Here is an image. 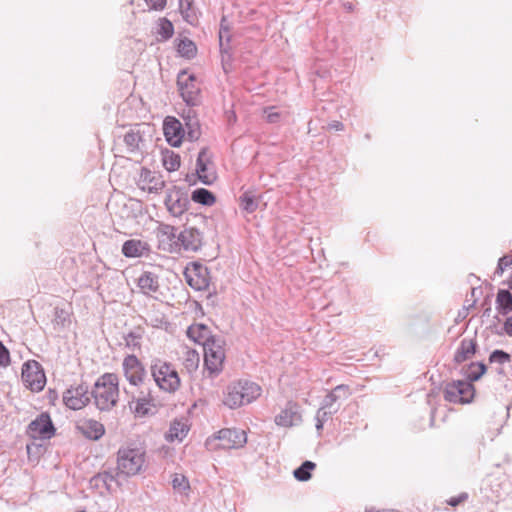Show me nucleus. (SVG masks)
I'll list each match as a JSON object with an SVG mask.
<instances>
[{
    "mask_svg": "<svg viewBox=\"0 0 512 512\" xmlns=\"http://www.w3.org/2000/svg\"><path fill=\"white\" fill-rule=\"evenodd\" d=\"M95 406L100 411H110L116 406L119 397V379L114 373L100 376L91 391Z\"/></svg>",
    "mask_w": 512,
    "mask_h": 512,
    "instance_id": "1",
    "label": "nucleus"
},
{
    "mask_svg": "<svg viewBox=\"0 0 512 512\" xmlns=\"http://www.w3.org/2000/svg\"><path fill=\"white\" fill-rule=\"evenodd\" d=\"M261 394V388L254 382L239 380L230 383L224 392L223 403L231 409L250 404Z\"/></svg>",
    "mask_w": 512,
    "mask_h": 512,
    "instance_id": "2",
    "label": "nucleus"
},
{
    "mask_svg": "<svg viewBox=\"0 0 512 512\" xmlns=\"http://www.w3.org/2000/svg\"><path fill=\"white\" fill-rule=\"evenodd\" d=\"M156 385L164 392L174 393L180 387V377L175 368L161 359H154L150 366Z\"/></svg>",
    "mask_w": 512,
    "mask_h": 512,
    "instance_id": "3",
    "label": "nucleus"
},
{
    "mask_svg": "<svg viewBox=\"0 0 512 512\" xmlns=\"http://www.w3.org/2000/svg\"><path fill=\"white\" fill-rule=\"evenodd\" d=\"M145 463V451L138 447H122L117 452V471L125 476L138 474Z\"/></svg>",
    "mask_w": 512,
    "mask_h": 512,
    "instance_id": "4",
    "label": "nucleus"
},
{
    "mask_svg": "<svg viewBox=\"0 0 512 512\" xmlns=\"http://www.w3.org/2000/svg\"><path fill=\"white\" fill-rule=\"evenodd\" d=\"M122 369L130 390H141L147 386V372L141 361L133 354L127 355L122 362Z\"/></svg>",
    "mask_w": 512,
    "mask_h": 512,
    "instance_id": "5",
    "label": "nucleus"
},
{
    "mask_svg": "<svg viewBox=\"0 0 512 512\" xmlns=\"http://www.w3.org/2000/svg\"><path fill=\"white\" fill-rule=\"evenodd\" d=\"M224 341L220 338L210 339L204 344V364L210 376L214 377L223 370L225 360Z\"/></svg>",
    "mask_w": 512,
    "mask_h": 512,
    "instance_id": "6",
    "label": "nucleus"
},
{
    "mask_svg": "<svg viewBox=\"0 0 512 512\" xmlns=\"http://www.w3.org/2000/svg\"><path fill=\"white\" fill-rule=\"evenodd\" d=\"M475 394V388L472 383L464 380H456L446 384L443 395L444 399L454 404L470 403Z\"/></svg>",
    "mask_w": 512,
    "mask_h": 512,
    "instance_id": "7",
    "label": "nucleus"
},
{
    "mask_svg": "<svg viewBox=\"0 0 512 512\" xmlns=\"http://www.w3.org/2000/svg\"><path fill=\"white\" fill-rule=\"evenodd\" d=\"M22 381L31 391L39 392L46 384L44 371L36 360H28L22 366Z\"/></svg>",
    "mask_w": 512,
    "mask_h": 512,
    "instance_id": "8",
    "label": "nucleus"
},
{
    "mask_svg": "<svg viewBox=\"0 0 512 512\" xmlns=\"http://www.w3.org/2000/svg\"><path fill=\"white\" fill-rule=\"evenodd\" d=\"M184 277L188 285L196 291H203L209 288L211 281L210 271L207 266L199 262L189 264L185 268Z\"/></svg>",
    "mask_w": 512,
    "mask_h": 512,
    "instance_id": "9",
    "label": "nucleus"
},
{
    "mask_svg": "<svg viewBox=\"0 0 512 512\" xmlns=\"http://www.w3.org/2000/svg\"><path fill=\"white\" fill-rule=\"evenodd\" d=\"M164 203L173 217H180L188 210L190 200L184 188L173 186L167 190Z\"/></svg>",
    "mask_w": 512,
    "mask_h": 512,
    "instance_id": "10",
    "label": "nucleus"
},
{
    "mask_svg": "<svg viewBox=\"0 0 512 512\" xmlns=\"http://www.w3.org/2000/svg\"><path fill=\"white\" fill-rule=\"evenodd\" d=\"M56 432V428L47 412L39 414L27 427V434L33 439L49 440Z\"/></svg>",
    "mask_w": 512,
    "mask_h": 512,
    "instance_id": "11",
    "label": "nucleus"
},
{
    "mask_svg": "<svg viewBox=\"0 0 512 512\" xmlns=\"http://www.w3.org/2000/svg\"><path fill=\"white\" fill-rule=\"evenodd\" d=\"M177 84L181 97L187 105L196 106L200 103V88L196 85L194 75L182 71L178 75Z\"/></svg>",
    "mask_w": 512,
    "mask_h": 512,
    "instance_id": "12",
    "label": "nucleus"
},
{
    "mask_svg": "<svg viewBox=\"0 0 512 512\" xmlns=\"http://www.w3.org/2000/svg\"><path fill=\"white\" fill-rule=\"evenodd\" d=\"M124 392L129 397L128 404L131 409L139 416H145L149 413L153 403V397L149 388L138 391L124 388Z\"/></svg>",
    "mask_w": 512,
    "mask_h": 512,
    "instance_id": "13",
    "label": "nucleus"
},
{
    "mask_svg": "<svg viewBox=\"0 0 512 512\" xmlns=\"http://www.w3.org/2000/svg\"><path fill=\"white\" fill-rule=\"evenodd\" d=\"M89 387L85 383L71 386L63 393L64 404L72 409L79 410L90 402Z\"/></svg>",
    "mask_w": 512,
    "mask_h": 512,
    "instance_id": "14",
    "label": "nucleus"
},
{
    "mask_svg": "<svg viewBox=\"0 0 512 512\" xmlns=\"http://www.w3.org/2000/svg\"><path fill=\"white\" fill-rule=\"evenodd\" d=\"M219 441V448L224 450L238 449L247 442V435L244 430L224 428L217 432L214 437Z\"/></svg>",
    "mask_w": 512,
    "mask_h": 512,
    "instance_id": "15",
    "label": "nucleus"
},
{
    "mask_svg": "<svg viewBox=\"0 0 512 512\" xmlns=\"http://www.w3.org/2000/svg\"><path fill=\"white\" fill-rule=\"evenodd\" d=\"M180 231L172 225L161 224L157 230L159 249L168 253H179Z\"/></svg>",
    "mask_w": 512,
    "mask_h": 512,
    "instance_id": "16",
    "label": "nucleus"
},
{
    "mask_svg": "<svg viewBox=\"0 0 512 512\" xmlns=\"http://www.w3.org/2000/svg\"><path fill=\"white\" fill-rule=\"evenodd\" d=\"M179 238V253L182 250L186 252H197L203 245V233L194 227H185L180 231Z\"/></svg>",
    "mask_w": 512,
    "mask_h": 512,
    "instance_id": "17",
    "label": "nucleus"
},
{
    "mask_svg": "<svg viewBox=\"0 0 512 512\" xmlns=\"http://www.w3.org/2000/svg\"><path fill=\"white\" fill-rule=\"evenodd\" d=\"M163 129L167 142L173 147L180 146L184 136L181 122L174 117H167Z\"/></svg>",
    "mask_w": 512,
    "mask_h": 512,
    "instance_id": "18",
    "label": "nucleus"
},
{
    "mask_svg": "<svg viewBox=\"0 0 512 512\" xmlns=\"http://www.w3.org/2000/svg\"><path fill=\"white\" fill-rule=\"evenodd\" d=\"M210 163V157L208 155V149L202 148L197 157L196 161V173L199 180L205 185H211L215 179V173H208V164Z\"/></svg>",
    "mask_w": 512,
    "mask_h": 512,
    "instance_id": "19",
    "label": "nucleus"
},
{
    "mask_svg": "<svg viewBox=\"0 0 512 512\" xmlns=\"http://www.w3.org/2000/svg\"><path fill=\"white\" fill-rule=\"evenodd\" d=\"M301 420L296 403L288 402L286 407L275 416V423L281 427H291Z\"/></svg>",
    "mask_w": 512,
    "mask_h": 512,
    "instance_id": "20",
    "label": "nucleus"
},
{
    "mask_svg": "<svg viewBox=\"0 0 512 512\" xmlns=\"http://www.w3.org/2000/svg\"><path fill=\"white\" fill-rule=\"evenodd\" d=\"M478 344L475 337L472 338H463L455 351L454 354V362L456 364H461L464 361L471 359L476 353Z\"/></svg>",
    "mask_w": 512,
    "mask_h": 512,
    "instance_id": "21",
    "label": "nucleus"
},
{
    "mask_svg": "<svg viewBox=\"0 0 512 512\" xmlns=\"http://www.w3.org/2000/svg\"><path fill=\"white\" fill-rule=\"evenodd\" d=\"M77 430L90 440H98L105 433L104 425L93 419L83 420L78 423Z\"/></svg>",
    "mask_w": 512,
    "mask_h": 512,
    "instance_id": "22",
    "label": "nucleus"
},
{
    "mask_svg": "<svg viewBox=\"0 0 512 512\" xmlns=\"http://www.w3.org/2000/svg\"><path fill=\"white\" fill-rule=\"evenodd\" d=\"M137 285L144 295L151 296L159 291V277L153 272L144 271L138 278Z\"/></svg>",
    "mask_w": 512,
    "mask_h": 512,
    "instance_id": "23",
    "label": "nucleus"
},
{
    "mask_svg": "<svg viewBox=\"0 0 512 512\" xmlns=\"http://www.w3.org/2000/svg\"><path fill=\"white\" fill-rule=\"evenodd\" d=\"M351 395L350 388L347 385L340 384L332 389L323 399L321 405L331 409L339 410L336 402L339 400H346Z\"/></svg>",
    "mask_w": 512,
    "mask_h": 512,
    "instance_id": "24",
    "label": "nucleus"
},
{
    "mask_svg": "<svg viewBox=\"0 0 512 512\" xmlns=\"http://www.w3.org/2000/svg\"><path fill=\"white\" fill-rule=\"evenodd\" d=\"M149 252L150 247L148 243L138 239L127 240L122 245V253L128 258L142 257Z\"/></svg>",
    "mask_w": 512,
    "mask_h": 512,
    "instance_id": "25",
    "label": "nucleus"
},
{
    "mask_svg": "<svg viewBox=\"0 0 512 512\" xmlns=\"http://www.w3.org/2000/svg\"><path fill=\"white\" fill-rule=\"evenodd\" d=\"M119 475L117 470L99 472L90 479V484L96 488L104 487L110 490L112 483H118L117 477Z\"/></svg>",
    "mask_w": 512,
    "mask_h": 512,
    "instance_id": "26",
    "label": "nucleus"
},
{
    "mask_svg": "<svg viewBox=\"0 0 512 512\" xmlns=\"http://www.w3.org/2000/svg\"><path fill=\"white\" fill-rule=\"evenodd\" d=\"M187 336L194 342L203 346L206 342L210 341V339H216L215 336L210 334L208 327L204 324L191 325L187 330Z\"/></svg>",
    "mask_w": 512,
    "mask_h": 512,
    "instance_id": "27",
    "label": "nucleus"
},
{
    "mask_svg": "<svg viewBox=\"0 0 512 512\" xmlns=\"http://www.w3.org/2000/svg\"><path fill=\"white\" fill-rule=\"evenodd\" d=\"M496 309L498 313L503 316L512 312V293L509 290H498L496 295Z\"/></svg>",
    "mask_w": 512,
    "mask_h": 512,
    "instance_id": "28",
    "label": "nucleus"
},
{
    "mask_svg": "<svg viewBox=\"0 0 512 512\" xmlns=\"http://www.w3.org/2000/svg\"><path fill=\"white\" fill-rule=\"evenodd\" d=\"M487 367L483 362H472L466 368H463V374L467 382H474L479 380L486 372Z\"/></svg>",
    "mask_w": 512,
    "mask_h": 512,
    "instance_id": "29",
    "label": "nucleus"
},
{
    "mask_svg": "<svg viewBox=\"0 0 512 512\" xmlns=\"http://www.w3.org/2000/svg\"><path fill=\"white\" fill-rule=\"evenodd\" d=\"M240 207L247 213H253L258 209L259 197L252 191H245L239 197Z\"/></svg>",
    "mask_w": 512,
    "mask_h": 512,
    "instance_id": "30",
    "label": "nucleus"
},
{
    "mask_svg": "<svg viewBox=\"0 0 512 512\" xmlns=\"http://www.w3.org/2000/svg\"><path fill=\"white\" fill-rule=\"evenodd\" d=\"M191 200L204 206H212L216 202V197L208 189L197 188L192 192Z\"/></svg>",
    "mask_w": 512,
    "mask_h": 512,
    "instance_id": "31",
    "label": "nucleus"
},
{
    "mask_svg": "<svg viewBox=\"0 0 512 512\" xmlns=\"http://www.w3.org/2000/svg\"><path fill=\"white\" fill-rule=\"evenodd\" d=\"M189 431L188 426L181 421H174L171 423L166 439L168 441H182Z\"/></svg>",
    "mask_w": 512,
    "mask_h": 512,
    "instance_id": "32",
    "label": "nucleus"
},
{
    "mask_svg": "<svg viewBox=\"0 0 512 512\" xmlns=\"http://www.w3.org/2000/svg\"><path fill=\"white\" fill-rule=\"evenodd\" d=\"M162 164L169 172L178 170L180 167V156L169 149L162 150Z\"/></svg>",
    "mask_w": 512,
    "mask_h": 512,
    "instance_id": "33",
    "label": "nucleus"
},
{
    "mask_svg": "<svg viewBox=\"0 0 512 512\" xmlns=\"http://www.w3.org/2000/svg\"><path fill=\"white\" fill-rule=\"evenodd\" d=\"M316 467V464L312 461H304L298 468L293 472L294 477L298 481H308L311 478V472Z\"/></svg>",
    "mask_w": 512,
    "mask_h": 512,
    "instance_id": "34",
    "label": "nucleus"
},
{
    "mask_svg": "<svg viewBox=\"0 0 512 512\" xmlns=\"http://www.w3.org/2000/svg\"><path fill=\"white\" fill-rule=\"evenodd\" d=\"M177 50L182 56L192 58L195 56L197 48L193 41L184 38L178 43Z\"/></svg>",
    "mask_w": 512,
    "mask_h": 512,
    "instance_id": "35",
    "label": "nucleus"
},
{
    "mask_svg": "<svg viewBox=\"0 0 512 512\" xmlns=\"http://www.w3.org/2000/svg\"><path fill=\"white\" fill-rule=\"evenodd\" d=\"M141 141L142 137L138 131L130 130L124 136V143L131 152L139 149V144Z\"/></svg>",
    "mask_w": 512,
    "mask_h": 512,
    "instance_id": "36",
    "label": "nucleus"
},
{
    "mask_svg": "<svg viewBox=\"0 0 512 512\" xmlns=\"http://www.w3.org/2000/svg\"><path fill=\"white\" fill-rule=\"evenodd\" d=\"M174 27L170 20L167 18H161L159 20L158 34L162 37V40L166 41L173 36Z\"/></svg>",
    "mask_w": 512,
    "mask_h": 512,
    "instance_id": "37",
    "label": "nucleus"
},
{
    "mask_svg": "<svg viewBox=\"0 0 512 512\" xmlns=\"http://www.w3.org/2000/svg\"><path fill=\"white\" fill-rule=\"evenodd\" d=\"M145 180H147L152 186L150 191L158 192L165 187V181L160 175H156L151 171L145 170Z\"/></svg>",
    "mask_w": 512,
    "mask_h": 512,
    "instance_id": "38",
    "label": "nucleus"
},
{
    "mask_svg": "<svg viewBox=\"0 0 512 512\" xmlns=\"http://www.w3.org/2000/svg\"><path fill=\"white\" fill-rule=\"evenodd\" d=\"M511 361V355L504 350L496 349L489 356L491 364H505Z\"/></svg>",
    "mask_w": 512,
    "mask_h": 512,
    "instance_id": "39",
    "label": "nucleus"
},
{
    "mask_svg": "<svg viewBox=\"0 0 512 512\" xmlns=\"http://www.w3.org/2000/svg\"><path fill=\"white\" fill-rule=\"evenodd\" d=\"M173 489L178 492H185L190 488L188 479L182 474H175L172 479Z\"/></svg>",
    "mask_w": 512,
    "mask_h": 512,
    "instance_id": "40",
    "label": "nucleus"
},
{
    "mask_svg": "<svg viewBox=\"0 0 512 512\" xmlns=\"http://www.w3.org/2000/svg\"><path fill=\"white\" fill-rule=\"evenodd\" d=\"M179 9L183 18L192 23V18H194L195 14L192 10V1L191 0H180L179 1Z\"/></svg>",
    "mask_w": 512,
    "mask_h": 512,
    "instance_id": "41",
    "label": "nucleus"
},
{
    "mask_svg": "<svg viewBox=\"0 0 512 512\" xmlns=\"http://www.w3.org/2000/svg\"><path fill=\"white\" fill-rule=\"evenodd\" d=\"M125 345L129 349L135 351L136 349H140L141 347V335L136 332H129L125 337Z\"/></svg>",
    "mask_w": 512,
    "mask_h": 512,
    "instance_id": "42",
    "label": "nucleus"
},
{
    "mask_svg": "<svg viewBox=\"0 0 512 512\" xmlns=\"http://www.w3.org/2000/svg\"><path fill=\"white\" fill-rule=\"evenodd\" d=\"M54 316V322L61 327H65L70 323V315L64 309L56 308Z\"/></svg>",
    "mask_w": 512,
    "mask_h": 512,
    "instance_id": "43",
    "label": "nucleus"
},
{
    "mask_svg": "<svg viewBox=\"0 0 512 512\" xmlns=\"http://www.w3.org/2000/svg\"><path fill=\"white\" fill-rule=\"evenodd\" d=\"M187 355L184 365L187 371L192 373L198 368L199 356L194 351H188Z\"/></svg>",
    "mask_w": 512,
    "mask_h": 512,
    "instance_id": "44",
    "label": "nucleus"
},
{
    "mask_svg": "<svg viewBox=\"0 0 512 512\" xmlns=\"http://www.w3.org/2000/svg\"><path fill=\"white\" fill-rule=\"evenodd\" d=\"M264 114L268 123L276 124L281 120V114L277 111L275 106L266 107Z\"/></svg>",
    "mask_w": 512,
    "mask_h": 512,
    "instance_id": "45",
    "label": "nucleus"
},
{
    "mask_svg": "<svg viewBox=\"0 0 512 512\" xmlns=\"http://www.w3.org/2000/svg\"><path fill=\"white\" fill-rule=\"evenodd\" d=\"M337 413V409H331L320 405L319 409L316 412L318 418H320L323 422H327L332 416Z\"/></svg>",
    "mask_w": 512,
    "mask_h": 512,
    "instance_id": "46",
    "label": "nucleus"
},
{
    "mask_svg": "<svg viewBox=\"0 0 512 512\" xmlns=\"http://www.w3.org/2000/svg\"><path fill=\"white\" fill-rule=\"evenodd\" d=\"M511 265H512V258L508 255L502 256L498 260L495 274L501 276L504 273L505 269Z\"/></svg>",
    "mask_w": 512,
    "mask_h": 512,
    "instance_id": "47",
    "label": "nucleus"
},
{
    "mask_svg": "<svg viewBox=\"0 0 512 512\" xmlns=\"http://www.w3.org/2000/svg\"><path fill=\"white\" fill-rule=\"evenodd\" d=\"M10 364V353L6 346L0 341V366L7 367Z\"/></svg>",
    "mask_w": 512,
    "mask_h": 512,
    "instance_id": "48",
    "label": "nucleus"
},
{
    "mask_svg": "<svg viewBox=\"0 0 512 512\" xmlns=\"http://www.w3.org/2000/svg\"><path fill=\"white\" fill-rule=\"evenodd\" d=\"M223 31L229 32V25L225 17H222L221 19L219 30V42L221 51H223Z\"/></svg>",
    "mask_w": 512,
    "mask_h": 512,
    "instance_id": "49",
    "label": "nucleus"
},
{
    "mask_svg": "<svg viewBox=\"0 0 512 512\" xmlns=\"http://www.w3.org/2000/svg\"><path fill=\"white\" fill-rule=\"evenodd\" d=\"M147 5L155 10H161L166 5V0H145Z\"/></svg>",
    "mask_w": 512,
    "mask_h": 512,
    "instance_id": "50",
    "label": "nucleus"
},
{
    "mask_svg": "<svg viewBox=\"0 0 512 512\" xmlns=\"http://www.w3.org/2000/svg\"><path fill=\"white\" fill-rule=\"evenodd\" d=\"M468 498V495L466 493L460 494L458 497H452L448 504L455 507L458 506L462 501L466 500Z\"/></svg>",
    "mask_w": 512,
    "mask_h": 512,
    "instance_id": "51",
    "label": "nucleus"
},
{
    "mask_svg": "<svg viewBox=\"0 0 512 512\" xmlns=\"http://www.w3.org/2000/svg\"><path fill=\"white\" fill-rule=\"evenodd\" d=\"M503 329L507 335L512 337V315L504 322Z\"/></svg>",
    "mask_w": 512,
    "mask_h": 512,
    "instance_id": "52",
    "label": "nucleus"
},
{
    "mask_svg": "<svg viewBox=\"0 0 512 512\" xmlns=\"http://www.w3.org/2000/svg\"><path fill=\"white\" fill-rule=\"evenodd\" d=\"M330 129H334L336 131H342L344 129V125L340 121H333L329 124Z\"/></svg>",
    "mask_w": 512,
    "mask_h": 512,
    "instance_id": "53",
    "label": "nucleus"
},
{
    "mask_svg": "<svg viewBox=\"0 0 512 512\" xmlns=\"http://www.w3.org/2000/svg\"><path fill=\"white\" fill-rule=\"evenodd\" d=\"M315 421H316V424H315V427H316V430L318 431V433H321V431L323 430V427H324V424L326 422H323L320 418H318L317 416H315Z\"/></svg>",
    "mask_w": 512,
    "mask_h": 512,
    "instance_id": "54",
    "label": "nucleus"
},
{
    "mask_svg": "<svg viewBox=\"0 0 512 512\" xmlns=\"http://www.w3.org/2000/svg\"><path fill=\"white\" fill-rule=\"evenodd\" d=\"M198 135H199V133L197 131H195V130H190L188 132V137L190 138V140L198 139Z\"/></svg>",
    "mask_w": 512,
    "mask_h": 512,
    "instance_id": "55",
    "label": "nucleus"
},
{
    "mask_svg": "<svg viewBox=\"0 0 512 512\" xmlns=\"http://www.w3.org/2000/svg\"><path fill=\"white\" fill-rule=\"evenodd\" d=\"M226 38L227 43L230 41V34L229 32L223 31V39Z\"/></svg>",
    "mask_w": 512,
    "mask_h": 512,
    "instance_id": "56",
    "label": "nucleus"
},
{
    "mask_svg": "<svg viewBox=\"0 0 512 512\" xmlns=\"http://www.w3.org/2000/svg\"><path fill=\"white\" fill-rule=\"evenodd\" d=\"M490 312H491V308L490 307H487L484 312H483V315L484 316H489L490 315Z\"/></svg>",
    "mask_w": 512,
    "mask_h": 512,
    "instance_id": "57",
    "label": "nucleus"
},
{
    "mask_svg": "<svg viewBox=\"0 0 512 512\" xmlns=\"http://www.w3.org/2000/svg\"><path fill=\"white\" fill-rule=\"evenodd\" d=\"M475 292H476V288H472L471 294H472L473 297L475 296Z\"/></svg>",
    "mask_w": 512,
    "mask_h": 512,
    "instance_id": "58",
    "label": "nucleus"
},
{
    "mask_svg": "<svg viewBox=\"0 0 512 512\" xmlns=\"http://www.w3.org/2000/svg\"><path fill=\"white\" fill-rule=\"evenodd\" d=\"M347 9L351 10L352 9V5L351 4L347 5Z\"/></svg>",
    "mask_w": 512,
    "mask_h": 512,
    "instance_id": "59",
    "label": "nucleus"
}]
</instances>
